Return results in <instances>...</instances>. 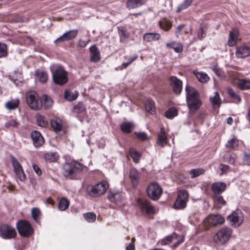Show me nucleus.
Segmentation results:
<instances>
[{"mask_svg":"<svg viewBox=\"0 0 250 250\" xmlns=\"http://www.w3.org/2000/svg\"><path fill=\"white\" fill-rule=\"evenodd\" d=\"M157 144L161 147H163L167 143V137L163 128L161 127L158 135Z\"/></svg>","mask_w":250,"mask_h":250,"instance_id":"obj_23","label":"nucleus"},{"mask_svg":"<svg viewBox=\"0 0 250 250\" xmlns=\"http://www.w3.org/2000/svg\"><path fill=\"white\" fill-rule=\"evenodd\" d=\"M238 145L239 141L235 137L229 140L225 145L227 148L230 149L235 148L237 147Z\"/></svg>","mask_w":250,"mask_h":250,"instance_id":"obj_39","label":"nucleus"},{"mask_svg":"<svg viewBox=\"0 0 250 250\" xmlns=\"http://www.w3.org/2000/svg\"><path fill=\"white\" fill-rule=\"evenodd\" d=\"M18 125H19V123L17 122V120H16V119H12L10 121H8L5 124V126L7 127H16L18 126Z\"/></svg>","mask_w":250,"mask_h":250,"instance_id":"obj_55","label":"nucleus"},{"mask_svg":"<svg viewBox=\"0 0 250 250\" xmlns=\"http://www.w3.org/2000/svg\"><path fill=\"white\" fill-rule=\"evenodd\" d=\"M224 218L220 214H212L208 215L204 220V225L206 227L216 226L223 224Z\"/></svg>","mask_w":250,"mask_h":250,"instance_id":"obj_10","label":"nucleus"},{"mask_svg":"<svg viewBox=\"0 0 250 250\" xmlns=\"http://www.w3.org/2000/svg\"><path fill=\"white\" fill-rule=\"evenodd\" d=\"M41 101L42 102V106L45 108L50 107L53 104V101L51 98L46 95L42 96Z\"/></svg>","mask_w":250,"mask_h":250,"instance_id":"obj_36","label":"nucleus"},{"mask_svg":"<svg viewBox=\"0 0 250 250\" xmlns=\"http://www.w3.org/2000/svg\"><path fill=\"white\" fill-rule=\"evenodd\" d=\"M90 52V57L92 61L94 62H98L100 60V52L96 46L93 45L89 48Z\"/></svg>","mask_w":250,"mask_h":250,"instance_id":"obj_29","label":"nucleus"},{"mask_svg":"<svg viewBox=\"0 0 250 250\" xmlns=\"http://www.w3.org/2000/svg\"><path fill=\"white\" fill-rule=\"evenodd\" d=\"M145 108L147 112L153 114L155 113V104L154 102L150 99H147L145 102Z\"/></svg>","mask_w":250,"mask_h":250,"instance_id":"obj_34","label":"nucleus"},{"mask_svg":"<svg viewBox=\"0 0 250 250\" xmlns=\"http://www.w3.org/2000/svg\"><path fill=\"white\" fill-rule=\"evenodd\" d=\"M212 70L213 72L219 77L222 76V72L219 68H218L216 66L213 65L211 67Z\"/></svg>","mask_w":250,"mask_h":250,"instance_id":"obj_59","label":"nucleus"},{"mask_svg":"<svg viewBox=\"0 0 250 250\" xmlns=\"http://www.w3.org/2000/svg\"><path fill=\"white\" fill-rule=\"evenodd\" d=\"M229 168V166L224 164H221L219 167V169L221 171V174H223L225 173L228 170Z\"/></svg>","mask_w":250,"mask_h":250,"instance_id":"obj_58","label":"nucleus"},{"mask_svg":"<svg viewBox=\"0 0 250 250\" xmlns=\"http://www.w3.org/2000/svg\"><path fill=\"white\" fill-rule=\"evenodd\" d=\"M85 110L84 105L81 103H79L73 107V110L75 112L78 113H82Z\"/></svg>","mask_w":250,"mask_h":250,"instance_id":"obj_52","label":"nucleus"},{"mask_svg":"<svg viewBox=\"0 0 250 250\" xmlns=\"http://www.w3.org/2000/svg\"><path fill=\"white\" fill-rule=\"evenodd\" d=\"M137 204L143 213L148 215L153 214L155 211L153 207L146 199L139 198L137 200Z\"/></svg>","mask_w":250,"mask_h":250,"instance_id":"obj_11","label":"nucleus"},{"mask_svg":"<svg viewBox=\"0 0 250 250\" xmlns=\"http://www.w3.org/2000/svg\"><path fill=\"white\" fill-rule=\"evenodd\" d=\"M206 36V34L203 28L200 29L198 33V37L199 39H201L203 38H205Z\"/></svg>","mask_w":250,"mask_h":250,"instance_id":"obj_64","label":"nucleus"},{"mask_svg":"<svg viewBox=\"0 0 250 250\" xmlns=\"http://www.w3.org/2000/svg\"><path fill=\"white\" fill-rule=\"evenodd\" d=\"M193 73L196 76L198 80L201 83H206L209 80V77L204 72H198L196 70H194Z\"/></svg>","mask_w":250,"mask_h":250,"instance_id":"obj_30","label":"nucleus"},{"mask_svg":"<svg viewBox=\"0 0 250 250\" xmlns=\"http://www.w3.org/2000/svg\"><path fill=\"white\" fill-rule=\"evenodd\" d=\"M44 158L46 160H49L50 162H52L55 160L54 154L53 153L45 154L44 155Z\"/></svg>","mask_w":250,"mask_h":250,"instance_id":"obj_63","label":"nucleus"},{"mask_svg":"<svg viewBox=\"0 0 250 250\" xmlns=\"http://www.w3.org/2000/svg\"><path fill=\"white\" fill-rule=\"evenodd\" d=\"M31 215L33 219L36 222H38L40 219L41 212L40 209L37 208H34L31 210Z\"/></svg>","mask_w":250,"mask_h":250,"instance_id":"obj_49","label":"nucleus"},{"mask_svg":"<svg viewBox=\"0 0 250 250\" xmlns=\"http://www.w3.org/2000/svg\"><path fill=\"white\" fill-rule=\"evenodd\" d=\"M170 81L174 92L176 94H180L182 89V82L174 76L170 78Z\"/></svg>","mask_w":250,"mask_h":250,"instance_id":"obj_15","label":"nucleus"},{"mask_svg":"<svg viewBox=\"0 0 250 250\" xmlns=\"http://www.w3.org/2000/svg\"><path fill=\"white\" fill-rule=\"evenodd\" d=\"M162 191V188L156 182L151 183L146 189L147 196L154 201L157 200L160 197Z\"/></svg>","mask_w":250,"mask_h":250,"instance_id":"obj_7","label":"nucleus"},{"mask_svg":"<svg viewBox=\"0 0 250 250\" xmlns=\"http://www.w3.org/2000/svg\"><path fill=\"white\" fill-rule=\"evenodd\" d=\"M211 188L214 195L220 194L226 190L227 185L223 182H217L211 185Z\"/></svg>","mask_w":250,"mask_h":250,"instance_id":"obj_18","label":"nucleus"},{"mask_svg":"<svg viewBox=\"0 0 250 250\" xmlns=\"http://www.w3.org/2000/svg\"><path fill=\"white\" fill-rule=\"evenodd\" d=\"M123 196L120 193L118 192H109L108 195V199L113 203H116L122 199Z\"/></svg>","mask_w":250,"mask_h":250,"instance_id":"obj_33","label":"nucleus"},{"mask_svg":"<svg viewBox=\"0 0 250 250\" xmlns=\"http://www.w3.org/2000/svg\"><path fill=\"white\" fill-rule=\"evenodd\" d=\"M34 146L38 147L44 143V139L41 133L37 131H34L30 134Z\"/></svg>","mask_w":250,"mask_h":250,"instance_id":"obj_17","label":"nucleus"},{"mask_svg":"<svg viewBox=\"0 0 250 250\" xmlns=\"http://www.w3.org/2000/svg\"><path fill=\"white\" fill-rule=\"evenodd\" d=\"M146 0H128L126 6L129 9H133L139 7L145 3Z\"/></svg>","mask_w":250,"mask_h":250,"instance_id":"obj_31","label":"nucleus"},{"mask_svg":"<svg viewBox=\"0 0 250 250\" xmlns=\"http://www.w3.org/2000/svg\"><path fill=\"white\" fill-rule=\"evenodd\" d=\"M10 77L15 83H16V81L21 82V74L17 72H14L13 74L10 76Z\"/></svg>","mask_w":250,"mask_h":250,"instance_id":"obj_54","label":"nucleus"},{"mask_svg":"<svg viewBox=\"0 0 250 250\" xmlns=\"http://www.w3.org/2000/svg\"><path fill=\"white\" fill-rule=\"evenodd\" d=\"M135 134L138 136V137L142 141H146L147 140L148 137L147 134L144 132H140L138 133H135Z\"/></svg>","mask_w":250,"mask_h":250,"instance_id":"obj_57","label":"nucleus"},{"mask_svg":"<svg viewBox=\"0 0 250 250\" xmlns=\"http://www.w3.org/2000/svg\"><path fill=\"white\" fill-rule=\"evenodd\" d=\"M36 79L42 83H45L48 80V75L47 73L41 70H37L35 71Z\"/></svg>","mask_w":250,"mask_h":250,"instance_id":"obj_28","label":"nucleus"},{"mask_svg":"<svg viewBox=\"0 0 250 250\" xmlns=\"http://www.w3.org/2000/svg\"><path fill=\"white\" fill-rule=\"evenodd\" d=\"M214 200L215 202L218 204V206L219 208H222L223 206L226 205V202L224 199L223 196L220 195V194L215 195Z\"/></svg>","mask_w":250,"mask_h":250,"instance_id":"obj_48","label":"nucleus"},{"mask_svg":"<svg viewBox=\"0 0 250 250\" xmlns=\"http://www.w3.org/2000/svg\"><path fill=\"white\" fill-rule=\"evenodd\" d=\"M177 235L175 233L172 234L171 236H168L163 239L160 241L161 245H166L168 243L174 242L177 240Z\"/></svg>","mask_w":250,"mask_h":250,"instance_id":"obj_43","label":"nucleus"},{"mask_svg":"<svg viewBox=\"0 0 250 250\" xmlns=\"http://www.w3.org/2000/svg\"><path fill=\"white\" fill-rule=\"evenodd\" d=\"M188 200V193L185 190H181L178 192V197L174 205L176 209H183L186 207Z\"/></svg>","mask_w":250,"mask_h":250,"instance_id":"obj_9","label":"nucleus"},{"mask_svg":"<svg viewBox=\"0 0 250 250\" xmlns=\"http://www.w3.org/2000/svg\"><path fill=\"white\" fill-rule=\"evenodd\" d=\"M232 233L231 229L223 228L217 232L214 236L215 241L219 244H224L229 239Z\"/></svg>","mask_w":250,"mask_h":250,"instance_id":"obj_6","label":"nucleus"},{"mask_svg":"<svg viewBox=\"0 0 250 250\" xmlns=\"http://www.w3.org/2000/svg\"><path fill=\"white\" fill-rule=\"evenodd\" d=\"M36 118L37 124L39 126L44 127L47 125V120L42 115L40 114H37Z\"/></svg>","mask_w":250,"mask_h":250,"instance_id":"obj_42","label":"nucleus"},{"mask_svg":"<svg viewBox=\"0 0 250 250\" xmlns=\"http://www.w3.org/2000/svg\"><path fill=\"white\" fill-rule=\"evenodd\" d=\"M11 163L17 178L21 181H24L26 176L21 164L15 158L13 157L11 158Z\"/></svg>","mask_w":250,"mask_h":250,"instance_id":"obj_13","label":"nucleus"},{"mask_svg":"<svg viewBox=\"0 0 250 250\" xmlns=\"http://www.w3.org/2000/svg\"><path fill=\"white\" fill-rule=\"evenodd\" d=\"M134 125L131 123L124 122L121 125V129L125 133H130Z\"/></svg>","mask_w":250,"mask_h":250,"instance_id":"obj_37","label":"nucleus"},{"mask_svg":"<svg viewBox=\"0 0 250 250\" xmlns=\"http://www.w3.org/2000/svg\"><path fill=\"white\" fill-rule=\"evenodd\" d=\"M84 219L88 222H94L96 219V215L93 212H88L83 214Z\"/></svg>","mask_w":250,"mask_h":250,"instance_id":"obj_51","label":"nucleus"},{"mask_svg":"<svg viewBox=\"0 0 250 250\" xmlns=\"http://www.w3.org/2000/svg\"><path fill=\"white\" fill-rule=\"evenodd\" d=\"M228 219L232 226L237 227L242 224L244 217L241 210H236L228 216Z\"/></svg>","mask_w":250,"mask_h":250,"instance_id":"obj_8","label":"nucleus"},{"mask_svg":"<svg viewBox=\"0 0 250 250\" xmlns=\"http://www.w3.org/2000/svg\"><path fill=\"white\" fill-rule=\"evenodd\" d=\"M238 38V30L236 28L233 29L229 32V36L228 40V45L229 46H234L237 42Z\"/></svg>","mask_w":250,"mask_h":250,"instance_id":"obj_21","label":"nucleus"},{"mask_svg":"<svg viewBox=\"0 0 250 250\" xmlns=\"http://www.w3.org/2000/svg\"><path fill=\"white\" fill-rule=\"evenodd\" d=\"M69 206V202L64 198H62L58 204V208L60 210L63 211L66 209Z\"/></svg>","mask_w":250,"mask_h":250,"instance_id":"obj_47","label":"nucleus"},{"mask_svg":"<svg viewBox=\"0 0 250 250\" xmlns=\"http://www.w3.org/2000/svg\"><path fill=\"white\" fill-rule=\"evenodd\" d=\"M78 34V31L77 30H72L68 32H66L62 35L57 38L55 40L54 42H63L68 41L74 39Z\"/></svg>","mask_w":250,"mask_h":250,"instance_id":"obj_14","label":"nucleus"},{"mask_svg":"<svg viewBox=\"0 0 250 250\" xmlns=\"http://www.w3.org/2000/svg\"><path fill=\"white\" fill-rule=\"evenodd\" d=\"M26 96L27 103L32 109L38 110L42 107V102L37 93L29 92L26 93Z\"/></svg>","mask_w":250,"mask_h":250,"instance_id":"obj_5","label":"nucleus"},{"mask_svg":"<svg viewBox=\"0 0 250 250\" xmlns=\"http://www.w3.org/2000/svg\"><path fill=\"white\" fill-rule=\"evenodd\" d=\"M0 232L1 237L4 239H11L16 235L15 229L6 224L0 226Z\"/></svg>","mask_w":250,"mask_h":250,"instance_id":"obj_12","label":"nucleus"},{"mask_svg":"<svg viewBox=\"0 0 250 250\" xmlns=\"http://www.w3.org/2000/svg\"><path fill=\"white\" fill-rule=\"evenodd\" d=\"M187 104L189 110L195 111L200 106L201 103L199 99V97L187 100Z\"/></svg>","mask_w":250,"mask_h":250,"instance_id":"obj_19","label":"nucleus"},{"mask_svg":"<svg viewBox=\"0 0 250 250\" xmlns=\"http://www.w3.org/2000/svg\"><path fill=\"white\" fill-rule=\"evenodd\" d=\"M20 104V100L14 99L6 102L4 104L5 107L9 110H13L17 108Z\"/></svg>","mask_w":250,"mask_h":250,"instance_id":"obj_25","label":"nucleus"},{"mask_svg":"<svg viewBox=\"0 0 250 250\" xmlns=\"http://www.w3.org/2000/svg\"><path fill=\"white\" fill-rule=\"evenodd\" d=\"M78 96V93H73L69 91H65L64 92L65 99L68 101H71L76 99Z\"/></svg>","mask_w":250,"mask_h":250,"instance_id":"obj_46","label":"nucleus"},{"mask_svg":"<svg viewBox=\"0 0 250 250\" xmlns=\"http://www.w3.org/2000/svg\"><path fill=\"white\" fill-rule=\"evenodd\" d=\"M138 58V56L137 55H135L133 56L131 58H129L128 60V61L126 62H124L122 64V69L125 68H126L128 65H129L133 61L136 60L137 58Z\"/></svg>","mask_w":250,"mask_h":250,"instance_id":"obj_56","label":"nucleus"},{"mask_svg":"<svg viewBox=\"0 0 250 250\" xmlns=\"http://www.w3.org/2000/svg\"><path fill=\"white\" fill-rule=\"evenodd\" d=\"M161 35L157 33H147L144 35L143 40L147 42L156 41L160 39Z\"/></svg>","mask_w":250,"mask_h":250,"instance_id":"obj_27","label":"nucleus"},{"mask_svg":"<svg viewBox=\"0 0 250 250\" xmlns=\"http://www.w3.org/2000/svg\"><path fill=\"white\" fill-rule=\"evenodd\" d=\"M83 169V165L79 162L66 163L63 166L62 173L65 177L73 179L78 173L81 172Z\"/></svg>","mask_w":250,"mask_h":250,"instance_id":"obj_1","label":"nucleus"},{"mask_svg":"<svg viewBox=\"0 0 250 250\" xmlns=\"http://www.w3.org/2000/svg\"><path fill=\"white\" fill-rule=\"evenodd\" d=\"M129 177L133 186L134 187L137 186L140 177V173L138 170L135 168H132L130 171Z\"/></svg>","mask_w":250,"mask_h":250,"instance_id":"obj_20","label":"nucleus"},{"mask_svg":"<svg viewBox=\"0 0 250 250\" xmlns=\"http://www.w3.org/2000/svg\"><path fill=\"white\" fill-rule=\"evenodd\" d=\"M235 84L242 89L250 88V81L246 80H237L234 82Z\"/></svg>","mask_w":250,"mask_h":250,"instance_id":"obj_32","label":"nucleus"},{"mask_svg":"<svg viewBox=\"0 0 250 250\" xmlns=\"http://www.w3.org/2000/svg\"><path fill=\"white\" fill-rule=\"evenodd\" d=\"M51 125L53 130L58 133L62 130V121L59 118H54L51 121Z\"/></svg>","mask_w":250,"mask_h":250,"instance_id":"obj_26","label":"nucleus"},{"mask_svg":"<svg viewBox=\"0 0 250 250\" xmlns=\"http://www.w3.org/2000/svg\"><path fill=\"white\" fill-rule=\"evenodd\" d=\"M53 81L55 83L62 85L68 82V73L62 65H57L52 71Z\"/></svg>","mask_w":250,"mask_h":250,"instance_id":"obj_2","label":"nucleus"},{"mask_svg":"<svg viewBox=\"0 0 250 250\" xmlns=\"http://www.w3.org/2000/svg\"><path fill=\"white\" fill-rule=\"evenodd\" d=\"M177 110L174 107H170L165 112V116L168 119H172L177 115Z\"/></svg>","mask_w":250,"mask_h":250,"instance_id":"obj_44","label":"nucleus"},{"mask_svg":"<svg viewBox=\"0 0 250 250\" xmlns=\"http://www.w3.org/2000/svg\"><path fill=\"white\" fill-rule=\"evenodd\" d=\"M224 161L230 164H233L235 159V154L232 152H227L223 156Z\"/></svg>","mask_w":250,"mask_h":250,"instance_id":"obj_35","label":"nucleus"},{"mask_svg":"<svg viewBox=\"0 0 250 250\" xmlns=\"http://www.w3.org/2000/svg\"><path fill=\"white\" fill-rule=\"evenodd\" d=\"M205 171V170L204 169L200 168L191 169L189 173L191 178H195L203 174Z\"/></svg>","mask_w":250,"mask_h":250,"instance_id":"obj_50","label":"nucleus"},{"mask_svg":"<svg viewBox=\"0 0 250 250\" xmlns=\"http://www.w3.org/2000/svg\"><path fill=\"white\" fill-rule=\"evenodd\" d=\"M16 227L19 234L22 236L27 237L33 233L34 230L29 223L24 220L17 222Z\"/></svg>","mask_w":250,"mask_h":250,"instance_id":"obj_4","label":"nucleus"},{"mask_svg":"<svg viewBox=\"0 0 250 250\" xmlns=\"http://www.w3.org/2000/svg\"><path fill=\"white\" fill-rule=\"evenodd\" d=\"M90 41V40L83 41V40L80 39L79 41V45L82 48L85 47Z\"/></svg>","mask_w":250,"mask_h":250,"instance_id":"obj_62","label":"nucleus"},{"mask_svg":"<svg viewBox=\"0 0 250 250\" xmlns=\"http://www.w3.org/2000/svg\"><path fill=\"white\" fill-rule=\"evenodd\" d=\"M108 187L109 185L107 182L104 180L94 186H88L87 187L86 190L88 194L90 196L97 197L104 194L107 190Z\"/></svg>","mask_w":250,"mask_h":250,"instance_id":"obj_3","label":"nucleus"},{"mask_svg":"<svg viewBox=\"0 0 250 250\" xmlns=\"http://www.w3.org/2000/svg\"><path fill=\"white\" fill-rule=\"evenodd\" d=\"M7 55V46L4 43L0 42V58Z\"/></svg>","mask_w":250,"mask_h":250,"instance_id":"obj_53","label":"nucleus"},{"mask_svg":"<svg viewBox=\"0 0 250 250\" xmlns=\"http://www.w3.org/2000/svg\"><path fill=\"white\" fill-rule=\"evenodd\" d=\"M209 99L213 108H218L220 106L221 100L218 92H214L213 95L210 97Z\"/></svg>","mask_w":250,"mask_h":250,"instance_id":"obj_24","label":"nucleus"},{"mask_svg":"<svg viewBox=\"0 0 250 250\" xmlns=\"http://www.w3.org/2000/svg\"><path fill=\"white\" fill-rule=\"evenodd\" d=\"M185 26L184 24H180L179 25L175 30V34L177 38L179 37V34L181 31V30L183 29L184 27Z\"/></svg>","mask_w":250,"mask_h":250,"instance_id":"obj_61","label":"nucleus"},{"mask_svg":"<svg viewBox=\"0 0 250 250\" xmlns=\"http://www.w3.org/2000/svg\"><path fill=\"white\" fill-rule=\"evenodd\" d=\"M236 55L238 58H245L250 56V46L242 45L236 48Z\"/></svg>","mask_w":250,"mask_h":250,"instance_id":"obj_16","label":"nucleus"},{"mask_svg":"<svg viewBox=\"0 0 250 250\" xmlns=\"http://www.w3.org/2000/svg\"><path fill=\"white\" fill-rule=\"evenodd\" d=\"M192 0H185L180 4L177 9V12H180L182 10H185L188 8L192 3Z\"/></svg>","mask_w":250,"mask_h":250,"instance_id":"obj_40","label":"nucleus"},{"mask_svg":"<svg viewBox=\"0 0 250 250\" xmlns=\"http://www.w3.org/2000/svg\"><path fill=\"white\" fill-rule=\"evenodd\" d=\"M159 25L162 29L168 31L171 28L172 24L168 20L164 19L159 21Z\"/></svg>","mask_w":250,"mask_h":250,"instance_id":"obj_41","label":"nucleus"},{"mask_svg":"<svg viewBox=\"0 0 250 250\" xmlns=\"http://www.w3.org/2000/svg\"><path fill=\"white\" fill-rule=\"evenodd\" d=\"M186 92V100L199 97V93L193 87L187 85L185 88Z\"/></svg>","mask_w":250,"mask_h":250,"instance_id":"obj_22","label":"nucleus"},{"mask_svg":"<svg viewBox=\"0 0 250 250\" xmlns=\"http://www.w3.org/2000/svg\"><path fill=\"white\" fill-rule=\"evenodd\" d=\"M228 93L231 98L233 99V102L235 103H239L241 101L240 96L236 93L231 88H229Z\"/></svg>","mask_w":250,"mask_h":250,"instance_id":"obj_45","label":"nucleus"},{"mask_svg":"<svg viewBox=\"0 0 250 250\" xmlns=\"http://www.w3.org/2000/svg\"><path fill=\"white\" fill-rule=\"evenodd\" d=\"M130 155L132 158L134 162L136 163H139L141 154L138 152L136 149L131 148L129 149Z\"/></svg>","mask_w":250,"mask_h":250,"instance_id":"obj_38","label":"nucleus"},{"mask_svg":"<svg viewBox=\"0 0 250 250\" xmlns=\"http://www.w3.org/2000/svg\"><path fill=\"white\" fill-rule=\"evenodd\" d=\"M33 168L35 171V172L38 175H40L42 174V170L40 168L35 164H33L32 165Z\"/></svg>","mask_w":250,"mask_h":250,"instance_id":"obj_60","label":"nucleus"}]
</instances>
